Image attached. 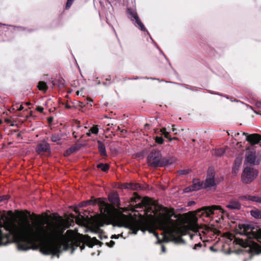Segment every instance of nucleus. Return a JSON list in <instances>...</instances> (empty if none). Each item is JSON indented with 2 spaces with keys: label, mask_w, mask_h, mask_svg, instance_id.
Masks as SVG:
<instances>
[{
  "label": "nucleus",
  "mask_w": 261,
  "mask_h": 261,
  "mask_svg": "<svg viewBox=\"0 0 261 261\" xmlns=\"http://www.w3.org/2000/svg\"><path fill=\"white\" fill-rule=\"evenodd\" d=\"M12 242L19 250H28L38 243L41 252V224L32 223L27 219L6 220L0 223V245Z\"/></svg>",
  "instance_id": "nucleus-1"
},
{
  "label": "nucleus",
  "mask_w": 261,
  "mask_h": 261,
  "mask_svg": "<svg viewBox=\"0 0 261 261\" xmlns=\"http://www.w3.org/2000/svg\"><path fill=\"white\" fill-rule=\"evenodd\" d=\"M237 233L242 238L234 237L233 243L248 248L246 251L251 254H258L261 252V246L252 240L256 239L261 243V229L255 228L250 224H239L236 228Z\"/></svg>",
  "instance_id": "nucleus-2"
},
{
  "label": "nucleus",
  "mask_w": 261,
  "mask_h": 261,
  "mask_svg": "<svg viewBox=\"0 0 261 261\" xmlns=\"http://www.w3.org/2000/svg\"><path fill=\"white\" fill-rule=\"evenodd\" d=\"M190 227L192 231V232L189 234L191 240H193L196 237H199L203 241H208L210 239L216 237V236L220 233L219 230L216 228L199 226L195 220L193 224L190 225Z\"/></svg>",
  "instance_id": "nucleus-3"
},
{
  "label": "nucleus",
  "mask_w": 261,
  "mask_h": 261,
  "mask_svg": "<svg viewBox=\"0 0 261 261\" xmlns=\"http://www.w3.org/2000/svg\"><path fill=\"white\" fill-rule=\"evenodd\" d=\"M163 212L158 220V223L166 233L172 237L178 231L175 221L171 219L174 212L167 208H164Z\"/></svg>",
  "instance_id": "nucleus-4"
},
{
  "label": "nucleus",
  "mask_w": 261,
  "mask_h": 261,
  "mask_svg": "<svg viewBox=\"0 0 261 261\" xmlns=\"http://www.w3.org/2000/svg\"><path fill=\"white\" fill-rule=\"evenodd\" d=\"M119 220V226L129 228L134 234H136L144 224L143 220L141 219L137 220L123 214L120 216Z\"/></svg>",
  "instance_id": "nucleus-5"
},
{
  "label": "nucleus",
  "mask_w": 261,
  "mask_h": 261,
  "mask_svg": "<svg viewBox=\"0 0 261 261\" xmlns=\"http://www.w3.org/2000/svg\"><path fill=\"white\" fill-rule=\"evenodd\" d=\"M162 153L160 150H153L147 156V163L149 166L152 167H163L165 165L162 161Z\"/></svg>",
  "instance_id": "nucleus-6"
},
{
  "label": "nucleus",
  "mask_w": 261,
  "mask_h": 261,
  "mask_svg": "<svg viewBox=\"0 0 261 261\" xmlns=\"http://www.w3.org/2000/svg\"><path fill=\"white\" fill-rule=\"evenodd\" d=\"M217 211H219L221 214L223 213V210L220 206L213 205L203 207L197 212L196 215L200 217H210L212 215L215 214Z\"/></svg>",
  "instance_id": "nucleus-7"
},
{
  "label": "nucleus",
  "mask_w": 261,
  "mask_h": 261,
  "mask_svg": "<svg viewBox=\"0 0 261 261\" xmlns=\"http://www.w3.org/2000/svg\"><path fill=\"white\" fill-rule=\"evenodd\" d=\"M258 175V171L253 168L246 167L244 168L242 175V181L245 184H249Z\"/></svg>",
  "instance_id": "nucleus-8"
},
{
  "label": "nucleus",
  "mask_w": 261,
  "mask_h": 261,
  "mask_svg": "<svg viewBox=\"0 0 261 261\" xmlns=\"http://www.w3.org/2000/svg\"><path fill=\"white\" fill-rule=\"evenodd\" d=\"M215 173L214 169H208L207 171V176L204 182L203 187L207 190H215L217 187V184L215 179Z\"/></svg>",
  "instance_id": "nucleus-9"
},
{
  "label": "nucleus",
  "mask_w": 261,
  "mask_h": 261,
  "mask_svg": "<svg viewBox=\"0 0 261 261\" xmlns=\"http://www.w3.org/2000/svg\"><path fill=\"white\" fill-rule=\"evenodd\" d=\"M128 15L132 21L134 22L136 27H138L141 31H146V28L139 18L137 13L134 10L128 9L127 10Z\"/></svg>",
  "instance_id": "nucleus-10"
},
{
  "label": "nucleus",
  "mask_w": 261,
  "mask_h": 261,
  "mask_svg": "<svg viewBox=\"0 0 261 261\" xmlns=\"http://www.w3.org/2000/svg\"><path fill=\"white\" fill-rule=\"evenodd\" d=\"M245 161L247 163L255 165L259 164V160L256 156V153L254 151H248L246 154Z\"/></svg>",
  "instance_id": "nucleus-11"
},
{
  "label": "nucleus",
  "mask_w": 261,
  "mask_h": 261,
  "mask_svg": "<svg viewBox=\"0 0 261 261\" xmlns=\"http://www.w3.org/2000/svg\"><path fill=\"white\" fill-rule=\"evenodd\" d=\"M36 151L39 154L45 152H49L50 151V145L46 141H42L38 144Z\"/></svg>",
  "instance_id": "nucleus-12"
},
{
  "label": "nucleus",
  "mask_w": 261,
  "mask_h": 261,
  "mask_svg": "<svg viewBox=\"0 0 261 261\" xmlns=\"http://www.w3.org/2000/svg\"><path fill=\"white\" fill-rule=\"evenodd\" d=\"M243 135L246 136V140L251 145L256 144L261 140V136L258 134L247 135L245 133H243Z\"/></svg>",
  "instance_id": "nucleus-13"
},
{
  "label": "nucleus",
  "mask_w": 261,
  "mask_h": 261,
  "mask_svg": "<svg viewBox=\"0 0 261 261\" xmlns=\"http://www.w3.org/2000/svg\"><path fill=\"white\" fill-rule=\"evenodd\" d=\"M151 205H152L151 200L148 197H145L142 200L141 203L136 204L135 207L137 208H141L144 206L149 207Z\"/></svg>",
  "instance_id": "nucleus-14"
},
{
  "label": "nucleus",
  "mask_w": 261,
  "mask_h": 261,
  "mask_svg": "<svg viewBox=\"0 0 261 261\" xmlns=\"http://www.w3.org/2000/svg\"><path fill=\"white\" fill-rule=\"evenodd\" d=\"M226 207L231 210H240L241 204L238 200H232L226 205Z\"/></svg>",
  "instance_id": "nucleus-15"
},
{
  "label": "nucleus",
  "mask_w": 261,
  "mask_h": 261,
  "mask_svg": "<svg viewBox=\"0 0 261 261\" xmlns=\"http://www.w3.org/2000/svg\"><path fill=\"white\" fill-rule=\"evenodd\" d=\"M62 137H63V134H53L51 135V136L50 137V139L53 142L59 145V144H61L62 143Z\"/></svg>",
  "instance_id": "nucleus-16"
},
{
  "label": "nucleus",
  "mask_w": 261,
  "mask_h": 261,
  "mask_svg": "<svg viewBox=\"0 0 261 261\" xmlns=\"http://www.w3.org/2000/svg\"><path fill=\"white\" fill-rule=\"evenodd\" d=\"M109 201L114 204H118L119 203L118 195L116 193H113L109 196Z\"/></svg>",
  "instance_id": "nucleus-17"
},
{
  "label": "nucleus",
  "mask_w": 261,
  "mask_h": 261,
  "mask_svg": "<svg viewBox=\"0 0 261 261\" xmlns=\"http://www.w3.org/2000/svg\"><path fill=\"white\" fill-rule=\"evenodd\" d=\"M191 186L193 188L192 190L197 191L203 187V184L201 183L199 179H194L193 180V184Z\"/></svg>",
  "instance_id": "nucleus-18"
},
{
  "label": "nucleus",
  "mask_w": 261,
  "mask_h": 261,
  "mask_svg": "<svg viewBox=\"0 0 261 261\" xmlns=\"http://www.w3.org/2000/svg\"><path fill=\"white\" fill-rule=\"evenodd\" d=\"M98 149L100 154L103 156H107V151L105 144L100 141H97Z\"/></svg>",
  "instance_id": "nucleus-19"
},
{
  "label": "nucleus",
  "mask_w": 261,
  "mask_h": 261,
  "mask_svg": "<svg viewBox=\"0 0 261 261\" xmlns=\"http://www.w3.org/2000/svg\"><path fill=\"white\" fill-rule=\"evenodd\" d=\"M250 215L255 219H261V211L254 208L250 211Z\"/></svg>",
  "instance_id": "nucleus-20"
},
{
  "label": "nucleus",
  "mask_w": 261,
  "mask_h": 261,
  "mask_svg": "<svg viewBox=\"0 0 261 261\" xmlns=\"http://www.w3.org/2000/svg\"><path fill=\"white\" fill-rule=\"evenodd\" d=\"M64 80L62 77H59L53 81L54 85H57L58 87L61 88L63 87L64 86Z\"/></svg>",
  "instance_id": "nucleus-21"
},
{
  "label": "nucleus",
  "mask_w": 261,
  "mask_h": 261,
  "mask_svg": "<svg viewBox=\"0 0 261 261\" xmlns=\"http://www.w3.org/2000/svg\"><path fill=\"white\" fill-rule=\"evenodd\" d=\"M101 212L104 215H108L109 216L111 214V210L108 205H105L104 207H103L101 210Z\"/></svg>",
  "instance_id": "nucleus-22"
},
{
  "label": "nucleus",
  "mask_w": 261,
  "mask_h": 261,
  "mask_svg": "<svg viewBox=\"0 0 261 261\" xmlns=\"http://www.w3.org/2000/svg\"><path fill=\"white\" fill-rule=\"evenodd\" d=\"M38 88L40 90L45 92L47 89L46 83L44 82H39L38 85Z\"/></svg>",
  "instance_id": "nucleus-23"
},
{
  "label": "nucleus",
  "mask_w": 261,
  "mask_h": 261,
  "mask_svg": "<svg viewBox=\"0 0 261 261\" xmlns=\"http://www.w3.org/2000/svg\"><path fill=\"white\" fill-rule=\"evenodd\" d=\"M224 149L223 148H220L215 150L213 153L216 156H221L224 153Z\"/></svg>",
  "instance_id": "nucleus-24"
},
{
  "label": "nucleus",
  "mask_w": 261,
  "mask_h": 261,
  "mask_svg": "<svg viewBox=\"0 0 261 261\" xmlns=\"http://www.w3.org/2000/svg\"><path fill=\"white\" fill-rule=\"evenodd\" d=\"M97 168L100 169L102 171L106 172L109 169V165L107 164H99L97 165Z\"/></svg>",
  "instance_id": "nucleus-25"
},
{
  "label": "nucleus",
  "mask_w": 261,
  "mask_h": 261,
  "mask_svg": "<svg viewBox=\"0 0 261 261\" xmlns=\"http://www.w3.org/2000/svg\"><path fill=\"white\" fill-rule=\"evenodd\" d=\"M141 187L140 184H129L128 187H127V188H130L134 190H137L139 189H140Z\"/></svg>",
  "instance_id": "nucleus-26"
},
{
  "label": "nucleus",
  "mask_w": 261,
  "mask_h": 261,
  "mask_svg": "<svg viewBox=\"0 0 261 261\" xmlns=\"http://www.w3.org/2000/svg\"><path fill=\"white\" fill-rule=\"evenodd\" d=\"M249 200L261 203V198L255 196L249 195Z\"/></svg>",
  "instance_id": "nucleus-27"
},
{
  "label": "nucleus",
  "mask_w": 261,
  "mask_h": 261,
  "mask_svg": "<svg viewBox=\"0 0 261 261\" xmlns=\"http://www.w3.org/2000/svg\"><path fill=\"white\" fill-rule=\"evenodd\" d=\"M90 131L92 134L96 135L98 133V128L96 125L93 126L90 128Z\"/></svg>",
  "instance_id": "nucleus-28"
},
{
  "label": "nucleus",
  "mask_w": 261,
  "mask_h": 261,
  "mask_svg": "<svg viewBox=\"0 0 261 261\" xmlns=\"http://www.w3.org/2000/svg\"><path fill=\"white\" fill-rule=\"evenodd\" d=\"M190 172V170L188 169H183L178 171V174L180 175H184L188 174Z\"/></svg>",
  "instance_id": "nucleus-29"
},
{
  "label": "nucleus",
  "mask_w": 261,
  "mask_h": 261,
  "mask_svg": "<svg viewBox=\"0 0 261 261\" xmlns=\"http://www.w3.org/2000/svg\"><path fill=\"white\" fill-rule=\"evenodd\" d=\"M75 151L74 148H70L68 149H67L66 152L64 153L65 156H68L72 153H73Z\"/></svg>",
  "instance_id": "nucleus-30"
},
{
  "label": "nucleus",
  "mask_w": 261,
  "mask_h": 261,
  "mask_svg": "<svg viewBox=\"0 0 261 261\" xmlns=\"http://www.w3.org/2000/svg\"><path fill=\"white\" fill-rule=\"evenodd\" d=\"M155 140L156 143L160 144H162L164 142V140L162 137L156 136L155 138Z\"/></svg>",
  "instance_id": "nucleus-31"
},
{
  "label": "nucleus",
  "mask_w": 261,
  "mask_h": 261,
  "mask_svg": "<svg viewBox=\"0 0 261 261\" xmlns=\"http://www.w3.org/2000/svg\"><path fill=\"white\" fill-rule=\"evenodd\" d=\"M74 0H67L66 5V9H68L70 8Z\"/></svg>",
  "instance_id": "nucleus-32"
},
{
  "label": "nucleus",
  "mask_w": 261,
  "mask_h": 261,
  "mask_svg": "<svg viewBox=\"0 0 261 261\" xmlns=\"http://www.w3.org/2000/svg\"><path fill=\"white\" fill-rule=\"evenodd\" d=\"M193 188L191 186L188 187H187L186 188H185L184 189V192L185 193H188V192H191V191H194V190H192Z\"/></svg>",
  "instance_id": "nucleus-33"
},
{
  "label": "nucleus",
  "mask_w": 261,
  "mask_h": 261,
  "mask_svg": "<svg viewBox=\"0 0 261 261\" xmlns=\"http://www.w3.org/2000/svg\"><path fill=\"white\" fill-rule=\"evenodd\" d=\"M9 196L8 195H3L0 196V202L3 201L4 200H6L8 199Z\"/></svg>",
  "instance_id": "nucleus-34"
},
{
  "label": "nucleus",
  "mask_w": 261,
  "mask_h": 261,
  "mask_svg": "<svg viewBox=\"0 0 261 261\" xmlns=\"http://www.w3.org/2000/svg\"><path fill=\"white\" fill-rule=\"evenodd\" d=\"M239 199L242 200H249L248 196H241L239 197Z\"/></svg>",
  "instance_id": "nucleus-35"
},
{
  "label": "nucleus",
  "mask_w": 261,
  "mask_h": 261,
  "mask_svg": "<svg viewBox=\"0 0 261 261\" xmlns=\"http://www.w3.org/2000/svg\"><path fill=\"white\" fill-rule=\"evenodd\" d=\"M202 246L200 243L195 244L193 247V249L197 250L198 248H201Z\"/></svg>",
  "instance_id": "nucleus-36"
},
{
  "label": "nucleus",
  "mask_w": 261,
  "mask_h": 261,
  "mask_svg": "<svg viewBox=\"0 0 261 261\" xmlns=\"http://www.w3.org/2000/svg\"><path fill=\"white\" fill-rule=\"evenodd\" d=\"M36 110L38 112H39L40 113H43V110H44V109L43 108L41 107H40V106H38L37 108H36Z\"/></svg>",
  "instance_id": "nucleus-37"
},
{
  "label": "nucleus",
  "mask_w": 261,
  "mask_h": 261,
  "mask_svg": "<svg viewBox=\"0 0 261 261\" xmlns=\"http://www.w3.org/2000/svg\"><path fill=\"white\" fill-rule=\"evenodd\" d=\"M90 204V202L89 201L83 202L81 204V206H86L87 205Z\"/></svg>",
  "instance_id": "nucleus-38"
},
{
  "label": "nucleus",
  "mask_w": 261,
  "mask_h": 261,
  "mask_svg": "<svg viewBox=\"0 0 261 261\" xmlns=\"http://www.w3.org/2000/svg\"><path fill=\"white\" fill-rule=\"evenodd\" d=\"M115 244V242L113 241H110L108 243V246L110 247H113Z\"/></svg>",
  "instance_id": "nucleus-39"
},
{
  "label": "nucleus",
  "mask_w": 261,
  "mask_h": 261,
  "mask_svg": "<svg viewBox=\"0 0 261 261\" xmlns=\"http://www.w3.org/2000/svg\"><path fill=\"white\" fill-rule=\"evenodd\" d=\"M97 224L99 227L103 226V223L100 220H97Z\"/></svg>",
  "instance_id": "nucleus-40"
},
{
  "label": "nucleus",
  "mask_w": 261,
  "mask_h": 261,
  "mask_svg": "<svg viewBox=\"0 0 261 261\" xmlns=\"http://www.w3.org/2000/svg\"><path fill=\"white\" fill-rule=\"evenodd\" d=\"M164 136L165 138L168 139L169 140V138H171L169 136V133L168 132L165 133Z\"/></svg>",
  "instance_id": "nucleus-41"
},
{
  "label": "nucleus",
  "mask_w": 261,
  "mask_h": 261,
  "mask_svg": "<svg viewBox=\"0 0 261 261\" xmlns=\"http://www.w3.org/2000/svg\"><path fill=\"white\" fill-rule=\"evenodd\" d=\"M161 132H162V134H163L164 135H165V133L167 132H166V128H165L161 129Z\"/></svg>",
  "instance_id": "nucleus-42"
},
{
  "label": "nucleus",
  "mask_w": 261,
  "mask_h": 261,
  "mask_svg": "<svg viewBox=\"0 0 261 261\" xmlns=\"http://www.w3.org/2000/svg\"><path fill=\"white\" fill-rule=\"evenodd\" d=\"M23 107L22 105H20V106L19 107V108L17 109V110L18 111H21L23 109Z\"/></svg>",
  "instance_id": "nucleus-43"
},
{
  "label": "nucleus",
  "mask_w": 261,
  "mask_h": 261,
  "mask_svg": "<svg viewBox=\"0 0 261 261\" xmlns=\"http://www.w3.org/2000/svg\"><path fill=\"white\" fill-rule=\"evenodd\" d=\"M162 251L163 252H166V248L164 246H162Z\"/></svg>",
  "instance_id": "nucleus-44"
},
{
  "label": "nucleus",
  "mask_w": 261,
  "mask_h": 261,
  "mask_svg": "<svg viewBox=\"0 0 261 261\" xmlns=\"http://www.w3.org/2000/svg\"><path fill=\"white\" fill-rule=\"evenodd\" d=\"M178 140V138L177 137H173V138H169V141H171L172 140Z\"/></svg>",
  "instance_id": "nucleus-45"
},
{
  "label": "nucleus",
  "mask_w": 261,
  "mask_h": 261,
  "mask_svg": "<svg viewBox=\"0 0 261 261\" xmlns=\"http://www.w3.org/2000/svg\"><path fill=\"white\" fill-rule=\"evenodd\" d=\"M14 107V108L13 109H16L17 110V109L19 108L18 104H16Z\"/></svg>",
  "instance_id": "nucleus-46"
},
{
  "label": "nucleus",
  "mask_w": 261,
  "mask_h": 261,
  "mask_svg": "<svg viewBox=\"0 0 261 261\" xmlns=\"http://www.w3.org/2000/svg\"><path fill=\"white\" fill-rule=\"evenodd\" d=\"M5 121L9 123L11 122V120L9 119H6Z\"/></svg>",
  "instance_id": "nucleus-47"
},
{
  "label": "nucleus",
  "mask_w": 261,
  "mask_h": 261,
  "mask_svg": "<svg viewBox=\"0 0 261 261\" xmlns=\"http://www.w3.org/2000/svg\"><path fill=\"white\" fill-rule=\"evenodd\" d=\"M210 249L212 250V251H216V250L214 249V247L213 246H211L210 247Z\"/></svg>",
  "instance_id": "nucleus-48"
},
{
  "label": "nucleus",
  "mask_w": 261,
  "mask_h": 261,
  "mask_svg": "<svg viewBox=\"0 0 261 261\" xmlns=\"http://www.w3.org/2000/svg\"><path fill=\"white\" fill-rule=\"evenodd\" d=\"M195 202L194 201H190L188 203V205H191L192 204V203H194Z\"/></svg>",
  "instance_id": "nucleus-49"
},
{
  "label": "nucleus",
  "mask_w": 261,
  "mask_h": 261,
  "mask_svg": "<svg viewBox=\"0 0 261 261\" xmlns=\"http://www.w3.org/2000/svg\"><path fill=\"white\" fill-rule=\"evenodd\" d=\"M118 238V237L117 236H116V235H114V236H112L111 237V238H112V239H113V238Z\"/></svg>",
  "instance_id": "nucleus-50"
},
{
  "label": "nucleus",
  "mask_w": 261,
  "mask_h": 261,
  "mask_svg": "<svg viewBox=\"0 0 261 261\" xmlns=\"http://www.w3.org/2000/svg\"><path fill=\"white\" fill-rule=\"evenodd\" d=\"M91 132L89 130V132L87 133V135L88 136H91Z\"/></svg>",
  "instance_id": "nucleus-51"
},
{
  "label": "nucleus",
  "mask_w": 261,
  "mask_h": 261,
  "mask_svg": "<svg viewBox=\"0 0 261 261\" xmlns=\"http://www.w3.org/2000/svg\"><path fill=\"white\" fill-rule=\"evenodd\" d=\"M25 105H26L27 106H29V105H31V103H30V102H27V103H25Z\"/></svg>",
  "instance_id": "nucleus-52"
},
{
  "label": "nucleus",
  "mask_w": 261,
  "mask_h": 261,
  "mask_svg": "<svg viewBox=\"0 0 261 261\" xmlns=\"http://www.w3.org/2000/svg\"><path fill=\"white\" fill-rule=\"evenodd\" d=\"M66 107L67 109H69V108H70V107H70V106H66Z\"/></svg>",
  "instance_id": "nucleus-53"
},
{
  "label": "nucleus",
  "mask_w": 261,
  "mask_h": 261,
  "mask_svg": "<svg viewBox=\"0 0 261 261\" xmlns=\"http://www.w3.org/2000/svg\"><path fill=\"white\" fill-rule=\"evenodd\" d=\"M154 234L155 235V236L158 238V234L157 233H154Z\"/></svg>",
  "instance_id": "nucleus-54"
},
{
  "label": "nucleus",
  "mask_w": 261,
  "mask_h": 261,
  "mask_svg": "<svg viewBox=\"0 0 261 261\" xmlns=\"http://www.w3.org/2000/svg\"><path fill=\"white\" fill-rule=\"evenodd\" d=\"M172 132H175V129L174 128H173L172 129Z\"/></svg>",
  "instance_id": "nucleus-55"
},
{
  "label": "nucleus",
  "mask_w": 261,
  "mask_h": 261,
  "mask_svg": "<svg viewBox=\"0 0 261 261\" xmlns=\"http://www.w3.org/2000/svg\"><path fill=\"white\" fill-rule=\"evenodd\" d=\"M32 115V111H31L30 112V116H31Z\"/></svg>",
  "instance_id": "nucleus-56"
},
{
  "label": "nucleus",
  "mask_w": 261,
  "mask_h": 261,
  "mask_svg": "<svg viewBox=\"0 0 261 261\" xmlns=\"http://www.w3.org/2000/svg\"><path fill=\"white\" fill-rule=\"evenodd\" d=\"M2 123V121L0 119V124Z\"/></svg>",
  "instance_id": "nucleus-57"
},
{
  "label": "nucleus",
  "mask_w": 261,
  "mask_h": 261,
  "mask_svg": "<svg viewBox=\"0 0 261 261\" xmlns=\"http://www.w3.org/2000/svg\"><path fill=\"white\" fill-rule=\"evenodd\" d=\"M146 31V32H147V34H149V32H148V31H147V30H146V31Z\"/></svg>",
  "instance_id": "nucleus-58"
},
{
  "label": "nucleus",
  "mask_w": 261,
  "mask_h": 261,
  "mask_svg": "<svg viewBox=\"0 0 261 261\" xmlns=\"http://www.w3.org/2000/svg\"><path fill=\"white\" fill-rule=\"evenodd\" d=\"M146 31V32H147V34H149V32H148V31H147V30H146V31Z\"/></svg>",
  "instance_id": "nucleus-59"
},
{
  "label": "nucleus",
  "mask_w": 261,
  "mask_h": 261,
  "mask_svg": "<svg viewBox=\"0 0 261 261\" xmlns=\"http://www.w3.org/2000/svg\"><path fill=\"white\" fill-rule=\"evenodd\" d=\"M146 31V32H147V34H149V32H148V31H147V30H146V31Z\"/></svg>",
  "instance_id": "nucleus-60"
},
{
  "label": "nucleus",
  "mask_w": 261,
  "mask_h": 261,
  "mask_svg": "<svg viewBox=\"0 0 261 261\" xmlns=\"http://www.w3.org/2000/svg\"><path fill=\"white\" fill-rule=\"evenodd\" d=\"M229 239L232 240V239L230 238V236L229 237Z\"/></svg>",
  "instance_id": "nucleus-61"
},
{
  "label": "nucleus",
  "mask_w": 261,
  "mask_h": 261,
  "mask_svg": "<svg viewBox=\"0 0 261 261\" xmlns=\"http://www.w3.org/2000/svg\"><path fill=\"white\" fill-rule=\"evenodd\" d=\"M160 243V241H158V243Z\"/></svg>",
  "instance_id": "nucleus-62"
}]
</instances>
